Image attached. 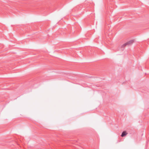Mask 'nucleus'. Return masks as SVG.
Here are the masks:
<instances>
[{
  "label": "nucleus",
  "instance_id": "nucleus-1",
  "mask_svg": "<svg viewBox=\"0 0 149 149\" xmlns=\"http://www.w3.org/2000/svg\"><path fill=\"white\" fill-rule=\"evenodd\" d=\"M134 42V41L133 40H131L129 41L126 43V44H127V46H129L132 45Z\"/></svg>",
  "mask_w": 149,
  "mask_h": 149
},
{
  "label": "nucleus",
  "instance_id": "nucleus-2",
  "mask_svg": "<svg viewBox=\"0 0 149 149\" xmlns=\"http://www.w3.org/2000/svg\"><path fill=\"white\" fill-rule=\"evenodd\" d=\"M127 134V133L126 132V131H124L122 132L121 136L123 137L125 136Z\"/></svg>",
  "mask_w": 149,
  "mask_h": 149
},
{
  "label": "nucleus",
  "instance_id": "nucleus-3",
  "mask_svg": "<svg viewBox=\"0 0 149 149\" xmlns=\"http://www.w3.org/2000/svg\"><path fill=\"white\" fill-rule=\"evenodd\" d=\"M127 44H126V43H124V44H123L122 46H121V47H125L126 46H127Z\"/></svg>",
  "mask_w": 149,
  "mask_h": 149
}]
</instances>
